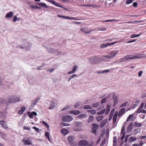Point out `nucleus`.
Returning a JSON list of instances; mask_svg holds the SVG:
<instances>
[{
    "instance_id": "29",
    "label": "nucleus",
    "mask_w": 146,
    "mask_h": 146,
    "mask_svg": "<svg viewBox=\"0 0 146 146\" xmlns=\"http://www.w3.org/2000/svg\"><path fill=\"white\" fill-rule=\"evenodd\" d=\"M117 139L116 136L113 137V146H115L117 144Z\"/></svg>"
},
{
    "instance_id": "46",
    "label": "nucleus",
    "mask_w": 146,
    "mask_h": 146,
    "mask_svg": "<svg viewBox=\"0 0 146 146\" xmlns=\"http://www.w3.org/2000/svg\"><path fill=\"white\" fill-rule=\"evenodd\" d=\"M133 116V114H130L127 117L126 121H128Z\"/></svg>"
},
{
    "instance_id": "49",
    "label": "nucleus",
    "mask_w": 146,
    "mask_h": 146,
    "mask_svg": "<svg viewBox=\"0 0 146 146\" xmlns=\"http://www.w3.org/2000/svg\"><path fill=\"white\" fill-rule=\"evenodd\" d=\"M81 123V122L76 121L75 123V125L76 126L78 127L79 126Z\"/></svg>"
},
{
    "instance_id": "59",
    "label": "nucleus",
    "mask_w": 146,
    "mask_h": 146,
    "mask_svg": "<svg viewBox=\"0 0 146 146\" xmlns=\"http://www.w3.org/2000/svg\"><path fill=\"white\" fill-rule=\"evenodd\" d=\"M127 103V102L123 103L120 106V107L121 108L122 107H124L125 106H126V105Z\"/></svg>"
},
{
    "instance_id": "63",
    "label": "nucleus",
    "mask_w": 146,
    "mask_h": 146,
    "mask_svg": "<svg viewBox=\"0 0 146 146\" xmlns=\"http://www.w3.org/2000/svg\"><path fill=\"white\" fill-rule=\"evenodd\" d=\"M110 106L108 105L106 107V109H107V111H108V112H109L110 111Z\"/></svg>"
},
{
    "instance_id": "34",
    "label": "nucleus",
    "mask_w": 146,
    "mask_h": 146,
    "mask_svg": "<svg viewBox=\"0 0 146 146\" xmlns=\"http://www.w3.org/2000/svg\"><path fill=\"white\" fill-rule=\"evenodd\" d=\"M61 132L64 135L67 134L68 133V131L66 129H62L61 130Z\"/></svg>"
},
{
    "instance_id": "47",
    "label": "nucleus",
    "mask_w": 146,
    "mask_h": 146,
    "mask_svg": "<svg viewBox=\"0 0 146 146\" xmlns=\"http://www.w3.org/2000/svg\"><path fill=\"white\" fill-rule=\"evenodd\" d=\"M146 113V110L144 109H142L139 112H137V113Z\"/></svg>"
},
{
    "instance_id": "44",
    "label": "nucleus",
    "mask_w": 146,
    "mask_h": 146,
    "mask_svg": "<svg viewBox=\"0 0 146 146\" xmlns=\"http://www.w3.org/2000/svg\"><path fill=\"white\" fill-rule=\"evenodd\" d=\"M124 125V124H123V126L122 127L121 130V134H123L124 133V131L125 129V125Z\"/></svg>"
},
{
    "instance_id": "25",
    "label": "nucleus",
    "mask_w": 146,
    "mask_h": 146,
    "mask_svg": "<svg viewBox=\"0 0 146 146\" xmlns=\"http://www.w3.org/2000/svg\"><path fill=\"white\" fill-rule=\"evenodd\" d=\"M104 117V116L103 115L98 116L96 117V119L97 121L99 122L103 119Z\"/></svg>"
},
{
    "instance_id": "54",
    "label": "nucleus",
    "mask_w": 146,
    "mask_h": 146,
    "mask_svg": "<svg viewBox=\"0 0 146 146\" xmlns=\"http://www.w3.org/2000/svg\"><path fill=\"white\" fill-rule=\"evenodd\" d=\"M70 108V106H65L64 108L62 109V111H64L65 110L68 109Z\"/></svg>"
},
{
    "instance_id": "7",
    "label": "nucleus",
    "mask_w": 146,
    "mask_h": 146,
    "mask_svg": "<svg viewBox=\"0 0 146 146\" xmlns=\"http://www.w3.org/2000/svg\"><path fill=\"white\" fill-rule=\"evenodd\" d=\"M89 144V142L86 141L81 140L79 142L78 145L79 146H83L87 145Z\"/></svg>"
},
{
    "instance_id": "14",
    "label": "nucleus",
    "mask_w": 146,
    "mask_h": 146,
    "mask_svg": "<svg viewBox=\"0 0 146 146\" xmlns=\"http://www.w3.org/2000/svg\"><path fill=\"white\" fill-rule=\"evenodd\" d=\"M107 119H104L100 123L99 125L100 127L101 128L103 127L107 123Z\"/></svg>"
},
{
    "instance_id": "16",
    "label": "nucleus",
    "mask_w": 146,
    "mask_h": 146,
    "mask_svg": "<svg viewBox=\"0 0 146 146\" xmlns=\"http://www.w3.org/2000/svg\"><path fill=\"white\" fill-rule=\"evenodd\" d=\"M133 125V123L132 122H131L129 125L127 129V131L129 132L128 133H129L132 131Z\"/></svg>"
},
{
    "instance_id": "15",
    "label": "nucleus",
    "mask_w": 146,
    "mask_h": 146,
    "mask_svg": "<svg viewBox=\"0 0 146 146\" xmlns=\"http://www.w3.org/2000/svg\"><path fill=\"white\" fill-rule=\"evenodd\" d=\"M24 48H25L26 50H29L31 47V44L29 42H27V45H25L24 46Z\"/></svg>"
},
{
    "instance_id": "32",
    "label": "nucleus",
    "mask_w": 146,
    "mask_h": 146,
    "mask_svg": "<svg viewBox=\"0 0 146 146\" xmlns=\"http://www.w3.org/2000/svg\"><path fill=\"white\" fill-rule=\"evenodd\" d=\"M100 104L99 102H97L92 104V106L94 108H96L100 105Z\"/></svg>"
},
{
    "instance_id": "37",
    "label": "nucleus",
    "mask_w": 146,
    "mask_h": 146,
    "mask_svg": "<svg viewBox=\"0 0 146 146\" xmlns=\"http://www.w3.org/2000/svg\"><path fill=\"white\" fill-rule=\"evenodd\" d=\"M121 42V41H117L115 42H112V43H107V44L108 45V46L113 45L115 43H117L118 42Z\"/></svg>"
},
{
    "instance_id": "64",
    "label": "nucleus",
    "mask_w": 146,
    "mask_h": 146,
    "mask_svg": "<svg viewBox=\"0 0 146 146\" xmlns=\"http://www.w3.org/2000/svg\"><path fill=\"white\" fill-rule=\"evenodd\" d=\"M106 140L104 139L102 142L101 144L100 145V146H103L104 145L105 143Z\"/></svg>"
},
{
    "instance_id": "48",
    "label": "nucleus",
    "mask_w": 146,
    "mask_h": 146,
    "mask_svg": "<svg viewBox=\"0 0 146 146\" xmlns=\"http://www.w3.org/2000/svg\"><path fill=\"white\" fill-rule=\"evenodd\" d=\"M23 129H24L25 130H28L30 131L31 129L30 127L29 126H25L23 127Z\"/></svg>"
},
{
    "instance_id": "20",
    "label": "nucleus",
    "mask_w": 146,
    "mask_h": 146,
    "mask_svg": "<svg viewBox=\"0 0 146 146\" xmlns=\"http://www.w3.org/2000/svg\"><path fill=\"white\" fill-rule=\"evenodd\" d=\"M13 14L12 11H10L6 14L5 17L7 18H11L13 17Z\"/></svg>"
},
{
    "instance_id": "3",
    "label": "nucleus",
    "mask_w": 146,
    "mask_h": 146,
    "mask_svg": "<svg viewBox=\"0 0 146 146\" xmlns=\"http://www.w3.org/2000/svg\"><path fill=\"white\" fill-rule=\"evenodd\" d=\"M62 119L64 122H70L73 120V117L69 115H64L62 117Z\"/></svg>"
},
{
    "instance_id": "2",
    "label": "nucleus",
    "mask_w": 146,
    "mask_h": 146,
    "mask_svg": "<svg viewBox=\"0 0 146 146\" xmlns=\"http://www.w3.org/2000/svg\"><path fill=\"white\" fill-rule=\"evenodd\" d=\"M7 99L8 102L9 104L15 103L20 101L19 97L15 95L9 96Z\"/></svg>"
},
{
    "instance_id": "28",
    "label": "nucleus",
    "mask_w": 146,
    "mask_h": 146,
    "mask_svg": "<svg viewBox=\"0 0 146 146\" xmlns=\"http://www.w3.org/2000/svg\"><path fill=\"white\" fill-rule=\"evenodd\" d=\"M141 35V34H133L131 35L130 37L131 38H133L135 37H137L140 36Z\"/></svg>"
},
{
    "instance_id": "17",
    "label": "nucleus",
    "mask_w": 146,
    "mask_h": 146,
    "mask_svg": "<svg viewBox=\"0 0 146 146\" xmlns=\"http://www.w3.org/2000/svg\"><path fill=\"white\" fill-rule=\"evenodd\" d=\"M26 110V108L25 106H23L21 108V109L19 111L18 113L19 114H23V113Z\"/></svg>"
},
{
    "instance_id": "22",
    "label": "nucleus",
    "mask_w": 146,
    "mask_h": 146,
    "mask_svg": "<svg viewBox=\"0 0 146 146\" xmlns=\"http://www.w3.org/2000/svg\"><path fill=\"white\" fill-rule=\"evenodd\" d=\"M48 2H50V3H52V4L58 7H61V6H59V5L58 4V3H56V2L54 1H53L52 0H46Z\"/></svg>"
},
{
    "instance_id": "57",
    "label": "nucleus",
    "mask_w": 146,
    "mask_h": 146,
    "mask_svg": "<svg viewBox=\"0 0 146 146\" xmlns=\"http://www.w3.org/2000/svg\"><path fill=\"white\" fill-rule=\"evenodd\" d=\"M136 40L135 39H133L132 40H130L129 41H127L126 43H131L132 42H135Z\"/></svg>"
},
{
    "instance_id": "52",
    "label": "nucleus",
    "mask_w": 146,
    "mask_h": 146,
    "mask_svg": "<svg viewBox=\"0 0 146 146\" xmlns=\"http://www.w3.org/2000/svg\"><path fill=\"white\" fill-rule=\"evenodd\" d=\"M96 111L95 110H91V112L90 113L92 115H94L96 113Z\"/></svg>"
},
{
    "instance_id": "27",
    "label": "nucleus",
    "mask_w": 146,
    "mask_h": 146,
    "mask_svg": "<svg viewBox=\"0 0 146 146\" xmlns=\"http://www.w3.org/2000/svg\"><path fill=\"white\" fill-rule=\"evenodd\" d=\"M144 105V103L143 102H142L141 103L140 106V107H139V108L137 110V111H136L137 113V112H139V111H141V110H142V109L143 108V107Z\"/></svg>"
},
{
    "instance_id": "4",
    "label": "nucleus",
    "mask_w": 146,
    "mask_h": 146,
    "mask_svg": "<svg viewBox=\"0 0 146 146\" xmlns=\"http://www.w3.org/2000/svg\"><path fill=\"white\" fill-rule=\"evenodd\" d=\"M74 137L72 136H69L68 137V140L70 142V145L72 146H76L77 143L74 141Z\"/></svg>"
},
{
    "instance_id": "19",
    "label": "nucleus",
    "mask_w": 146,
    "mask_h": 146,
    "mask_svg": "<svg viewBox=\"0 0 146 146\" xmlns=\"http://www.w3.org/2000/svg\"><path fill=\"white\" fill-rule=\"evenodd\" d=\"M137 139V137H130L128 140L129 143L131 142L134 141Z\"/></svg>"
},
{
    "instance_id": "56",
    "label": "nucleus",
    "mask_w": 146,
    "mask_h": 146,
    "mask_svg": "<svg viewBox=\"0 0 146 146\" xmlns=\"http://www.w3.org/2000/svg\"><path fill=\"white\" fill-rule=\"evenodd\" d=\"M62 125L64 126H69L70 124H69L65 123H60V125Z\"/></svg>"
},
{
    "instance_id": "61",
    "label": "nucleus",
    "mask_w": 146,
    "mask_h": 146,
    "mask_svg": "<svg viewBox=\"0 0 146 146\" xmlns=\"http://www.w3.org/2000/svg\"><path fill=\"white\" fill-rule=\"evenodd\" d=\"M106 101V99L105 98L103 99L101 101V103L103 104Z\"/></svg>"
},
{
    "instance_id": "9",
    "label": "nucleus",
    "mask_w": 146,
    "mask_h": 146,
    "mask_svg": "<svg viewBox=\"0 0 146 146\" xmlns=\"http://www.w3.org/2000/svg\"><path fill=\"white\" fill-rule=\"evenodd\" d=\"M47 104L49 105L48 107L49 109H53L55 107V104L53 102L48 101Z\"/></svg>"
},
{
    "instance_id": "6",
    "label": "nucleus",
    "mask_w": 146,
    "mask_h": 146,
    "mask_svg": "<svg viewBox=\"0 0 146 146\" xmlns=\"http://www.w3.org/2000/svg\"><path fill=\"white\" fill-rule=\"evenodd\" d=\"M48 52L51 53H54L56 55H59L61 53L60 51L57 50L52 48H50V50L48 51Z\"/></svg>"
},
{
    "instance_id": "33",
    "label": "nucleus",
    "mask_w": 146,
    "mask_h": 146,
    "mask_svg": "<svg viewBox=\"0 0 146 146\" xmlns=\"http://www.w3.org/2000/svg\"><path fill=\"white\" fill-rule=\"evenodd\" d=\"M24 143L27 145H30L32 143L29 141V140H24L23 141Z\"/></svg>"
},
{
    "instance_id": "51",
    "label": "nucleus",
    "mask_w": 146,
    "mask_h": 146,
    "mask_svg": "<svg viewBox=\"0 0 146 146\" xmlns=\"http://www.w3.org/2000/svg\"><path fill=\"white\" fill-rule=\"evenodd\" d=\"M80 102H77L74 105V107L75 108H77L80 105Z\"/></svg>"
},
{
    "instance_id": "13",
    "label": "nucleus",
    "mask_w": 146,
    "mask_h": 146,
    "mask_svg": "<svg viewBox=\"0 0 146 146\" xmlns=\"http://www.w3.org/2000/svg\"><path fill=\"white\" fill-rule=\"evenodd\" d=\"M117 53V52L116 51H113L111 52L109 54V55L110 56V57H111V59L115 56Z\"/></svg>"
},
{
    "instance_id": "24",
    "label": "nucleus",
    "mask_w": 146,
    "mask_h": 146,
    "mask_svg": "<svg viewBox=\"0 0 146 146\" xmlns=\"http://www.w3.org/2000/svg\"><path fill=\"white\" fill-rule=\"evenodd\" d=\"M125 111V109L124 108H122L119 111L118 114V116L119 117L121 116L124 112Z\"/></svg>"
},
{
    "instance_id": "26",
    "label": "nucleus",
    "mask_w": 146,
    "mask_h": 146,
    "mask_svg": "<svg viewBox=\"0 0 146 146\" xmlns=\"http://www.w3.org/2000/svg\"><path fill=\"white\" fill-rule=\"evenodd\" d=\"M94 119V116L91 115H90L88 120V123H90L93 121Z\"/></svg>"
},
{
    "instance_id": "42",
    "label": "nucleus",
    "mask_w": 146,
    "mask_h": 146,
    "mask_svg": "<svg viewBox=\"0 0 146 146\" xmlns=\"http://www.w3.org/2000/svg\"><path fill=\"white\" fill-rule=\"evenodd\" d=\"M118 102V99L117 98V97H116L114 99V106H115L117 104Z\"/></svg>"
},
{
    "instance_id": "23",
    "label": "nucleus",
    "mask_w": 146,
    "mask_h": 146,
    "mask_svg": "<svg viewBox=\"0 0 146 146\" xmlns=\"http://www.w3.org/2000/svg\"><path fill=\"white\" fill-rule=\"evenodd\" d=\"M80 31H81L84 32V33L87 34L90 33L92 31V30H91L90 31L87 30L82 28L80 29Z\"/></svg>"
},
{
    "instance_id": "11",
    "label": "nucleus",
    "mask_w": 146,
    "mask_h": 146,
    "mask_svg": "<svg viewBox=\"0 0 146 146\" xmlns=\"http://www.w3.org/2000/svg\"><path fill=\"white\" fill-rule=\"evenodd\" d=\"M27 114L29 116V117L30 118H32L34 115L36 116L37 115L35 111H33L31 112L28 111Z\"/></svg>"
},
{
    "instance_id": "1",
    "label": "nucleus",
    "mask_w": 146,
    "mask_h": 146,
    "mask_svg": "<svg viewBox=\"0 0 146 146\" xmlns=\"http://www.w3.org/2000/svg\"><path fill=\"white\" fill-rule=\"evenodd\" d=\"M145 57V55L143 54H139L138 55H128L125 56L124 57L121 59L120 61L121 62H124L127 61L128 60H132L140 59L144 58Z\"/></svg>"
},
{
    "instance_id": "35",
    "label": "nucleus",
    "mask_w": 146,
    "mask_h": 146,
    "mask_svg": "<svg viewBox=\"0 0 146 146\" xmlns=\"http://www.w3.org/2000/svg\"><path fill=\"white\" fill-rule=\"evenodd\" d=\"M77 75L76 74H74L72 75L70 77L68 78V82H69L70 80L74 78L75 77H77Z\"/></svg>"
},
{
    "instance_id": "21",
    "label": "nucleus",
    "mask_w": 146,
    "mask_h": 146,
    "mask_svg": "<svg viewBox=\"0 0 146 146\" xmlns=\"http://www.w3.org/2000/svg\"><path fill=\"white\" fill-rule=\"evenodd\" d=\"M87 115L84 113L81 114L77 117V118L82 119L84 118H87Z\"/></svg>"
},
{
    "instance_id": "45",
    "label": "nucleus",
    "mask_w": 146,
    "mask_h": 146,
    "mask_svg": "<svg viewBox=\"0 0 146 146\" xmlns=\"http://www.w3.org/2000/svg\"><path fill=\"white\" fill-rule=\"evenodd\" d=\"M107 46H108V45L107 44H102L100 46V47L101 48H104L106 47Z\"/></svg>"
},
{
    "instance_id": "62",
    "label": "nucleus",
    "mask_w": 146,
    "mask_h": 146,
    "mask_svg": "<svg viewBox=\"0 0 146 146\" xmlns=\"http://www.w3.org/2000/svg\"><path fill=\"white\" fill-rule=\"evenodd\" d=\"M33 129H34L37 132H38L39 131V129L38 128H37L36 127H33Z\"/></svg>"
},
{
    "instance_id": "38",
    "label": "nucleus",
    "mask_w": 146,
    "mask_h": 146,
    "mask_svg": "<svg viewBox=\"0 0 146 146\" xmlns=\"http://www.w3.org/2000/svg\"><path fill=\"white\" fill-rule=\"evenodd\" d=\"M46 138L50 142H52L49 137V133L47 132H46Z\"/></svg>"
},
{
    "instance_id": "12",
    "label": "nucleus",
    "mask_w": 146,
    "mask_h": 146,
    "mask_svg": "<svg viewBox=\"0 0 146 146\" xmlns=\"http://www.w3.org/2000/svg\"><path fill=\"white\" fill-rule=\"evenodd\" d=\"M77 66L74 65L73 68L72 70L71 71L68 72V74H70L74 73L77 69Z\"/></svg>"
},
{
    "instance_id": "41",
    "label": "nucleus",
    "mask_w": 146,
    "mask_h": 146,
    "mask_svg": "<svg viewBox=\"0 0 146 146\" xmlns=\"http://www.w3.org/2000/svg\"><path fill=\"white\" fill-rule=\"evenodd\" d=\"M133 0H127L125 2L126 4L129 5L132 3L133 2Z\"/></svg>"
},
{
    "instance_id": "30",
    "label": "nucleus",
    "mask_w": 146,
    "mask_h": 146,
    "mask_svg": "<svg viewBox=\"0 0 146 146\" xmlns=\"http://www.w3.org/2000/svg\"><path fill=\"white\" fill-rule=\"evenodd\" d=\"M93 129H98L99 128V125L97 124L93 123L92 124Z\"/></svg>"
},
{
    "instance_id": "58",
    "label": "nucleus",
    "mask_w": 146,
    "mask_h": 146,
    "mask_svg": "<svg viewBox=\"0 0 146 146\" xmlns=\"http://www.w3.org/2000/svg\"><path fill=\"white\" fill-rule=\"evenodd\" d=\"M17 17L16 16H15L14 17L13 19V21L14 22H15L17 21Z\"/></svg>"
},
{
    "instance_id": "60",
    "label": "nucleus",
    "mask_w": 146,
    "mask_h": 146,
    "mask_svg": "<svg viewBox=\"0 0 146 146\" xmlns=\"http://www.w3.org/2000/svg\"><path fill=\"white\" fill-rule=\"evenodd\" d=\"M102 57H104L107 58L108 59H111V57H110V55L109 54L108 55H103L102 56Z\"/></svg>"
},
{
    "instance_id": "10",
    "label": "nucleus",
    "mask_w": 146,
    "mask_h": 146,
    "mask_svg": "<svg viewBox=\"0 0 146 146\" xmlns=\"http://www.w3.org/2000/svg\"><path fill=\"white\" fill-rule=\"evenodd\" d=\"M40 98H37L35 99L34 100H33L31 102V106L32 107H34V106L40 100Z\"/></svg>"
},
{
    "instance_id": "5",
    "label": "nucleus",
    "mask_w": 146,
    "mask_h": 146,
    "mask_svg": "<svg viewBox=\"0 0 146 146\" xmlns=\"http://www.w3.org/2000/svg\"><path fill=\"white\" fill-rule=\"evenodd\" d=\"M99 60V58L97 57H93L90 59V62L92 64H96L98 62Z\"/></svg>"
},
{
    "instance_id": "50",
    "label": "nucleus",
    "mask_w": 146,
    "mask_h": 146,
    "mask_svg": "<svg viewBox=\"0 0 146 146\" xmlns=\"http://www.w3.org/2000/svg\"><path fill=\"white\" fill-rule=\"evenodd\" d=\"M16 48H21L23 49L24 48V47L23 46L21 45H18L16 46Z\"/></svg>"
},
{
    "instance_id": "31",
    "label": "nucleus",
    "mask_w": 146,
    "mask_h": 146,
    "mask_svg": "<svg viewBox=\"0 0 146 146\" xmlns=\"http://www.w3.org/2000/svg\"><path fill=\"white\" fill-rule=\"evenodd\" d=\"M143 144V142L142 141H141L139 144H133L132 146H142Z\"/></svg>"
},
{
    "instance_id": "43",
    "label": "nucleus",
    "mask_w": 146,
    "mask_h": 146,
    "mask_svg": "<svg viewBox=\"0 0 146 146\" xmlns=\"http://www.w3.org/2000/svg\"><path fill=\"white\" fill-rule=\"evenodd\" d=\"M38 5L40 6L46 8V3H38Z\"/></svg>"
},
{
    "instance_id": "36",
    "label": "nucleus",
    "mask_w": 146,
    "mask_h": 146,
    "mask_svg": "<svg viewBox=\"0 0 146 146\" xmlns=\"http://www.w3.org/2000/svg\"><path fill=\"white\" fill-rule=\"evenodd\" d=\"M84 108L85 109H91L92 107L89 105H86L84 106Z\"/></svg>"
},
{
    "instance_id": "39",
    "label": "nucleus",
    "mask_w": 146,
    "mask_h": 146,
    "mask_svg": "<svg viewBox=\"0 0 146 146\" xmlns=\"http://www.w3.org/2000/svg\"><path fill=\"white\" fill-rule=\"evenodd\" d=\"M82 6H83V7L86 6L87 7H96V5L89 4V5H83Z\"/></svg>"
},
{
    "instance_id": "55",
    "label": "nucleus",
    "mask_w": 146,
    "mask_h": 146,
    "mask_svg": "<svg viewBox=\"0 0 146 146\" xmlns=\"http://www.w3.org/2000/svg\"><path fill=\"white\" fill-rule=\"evenodd\" d=\"M117 118V116H116L115 115H113V121H114V122H116Z\"/></svg>"
},
{
    "instance_id": "18",
    "label": "nucleus",
    "mask_w": 146,
    "mask_h": 146,
    "mask_svg": "<svg viewBox=\"0 0 146 146\" xmlns=\"http://www.w3.org/2000/svg\"><path fill=\"white\" fill-rule=\"evenodd\" d=\"M69 112L70 113L73 114L75 115L79 114L81 113L80 111L77 110L71 111Z\"/></svg>"
},
{
    "instance_id": "53",
    "label": "nucleus",
    "mask_w": 146,
    "mask_h": 146,
    "mask_svg": "<svg viewBox=\"0 0 146 146\" xmlns=\"http://www.w3.org/2000/svg\"><path fill=\"white\" fill-rule=\"evenodd\" d=\"M97 129L92 128V132L93 133L94 135H96L97 132Z\"/></svg>"
},
{
    "instance_id": "40",
    "label": "nucleus",
    "mask_w": 146,
    "mask_h": 146,
    "mask_svg": "<svg viewBox=\"0 0 146 146\" xmlns=\"http://www.w3.org/2000/svg\"><path fill=\"white\" fill-rule=\"evenodd\" d=\"M135 125L137 127H140L142 125V124L141 123H139L137 122H136L135 123Z\"/></svg>"
},
{
    "instance_id": "8",
    "label": "nucleus",
    "mask_w": 146,
    "mask_h": 146,
    "mask_svg": "<svg viewBox=\"0 0 146 146\" xmlns=\"http://www.w3.org/2000/svg\"><path fill=\"white\" fill-rule=\"evenodd\" d=\"M0 124L4 129H7L8 128L6 122L3 120L0 121Z\"/></svg>"
}]
</instances>
